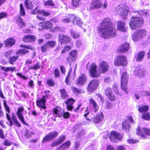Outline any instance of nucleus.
<instances>
[{
    "label": "nucleus",
    "mask_w": 150,
    "mask_h": 150,
    "mask_svg": "<svg viewBox=\"0 0 150 150\" xmlns=\"http://www.w3.org/2000/svg\"><path fill=\"white\" fill-rule=\"evenodd\" d=\"M7 15V13L6 12H1L0 13V20L6 17Z\"/></svg>",
    "instance_id": "bf43d9fd"
},
{
    "label": "nucleus",
    "mask_w": 150,
    "mask_h": 150,
    "mask_svg": "<svg viewBox=\"0 0 150 150\" xmlns=\"http://www.w3.org/2000/svg\"><path fill=\"white\" fill-rule=\"evenodd\" d=\"M98 30L100 36L104 38H115L117 35L116 30L112 26L111 20L109 18H105L102 20Z\"/></svg>",
    "instance_id": "f257e3e1"
},
{
    "label": "nucleus",
    "mask_w": 150,
    "mask_h": 150,
    "mask_svg": "<svg viewBox=\"0 0 150 150\" xmlns=\"http://www.w3.org/2000/svg\"><path fill=\"white\" fill-rule=\"evenodd\" d=\"M129 48V43H126L122 44L120 46V50L122 52H126L128 50Z\"/></svg>",
    "instance_id": "7c9ffc66"
},
{
    "label": "nucleus",
    "mask_w": 150,
    "mask_h": 150,
    "mask_svg": "<svg viewBox=\"0 0 150 150\" xmlns=\"http://www.w3.org/2000/svg\"><path fill=\"white\" fill-rule=\"evenodd\" d=\"M47 96H43L42 98H38L36 101V104L38 106L40 107L42 109H45L46 107L45 106V103L46 102V100L45 99Z\"/></svg>",
    "instance_id": "f3484780"
},
{
    "label": "nucleus",
    "mask_w": 150,
    "mask_h": 150,
    "mask_svg": "<svg viewBox=\"0 0 150 150\" xmlns=\"http://www.w3.org/2000/svg\"><path fill=\"white\" fill-rule=\"evenodd\" d=\"M70 38L67 35L59 34V40L61 45L67 44L70 41Z\"/></svg>",
    "instance_id": "4468645a"
},
{
    "label": "nucleus",
    "mask_w": 150,
    "mask_h": 150,
    "mask_svg": "<svg viewBox=\"0 0 150 150\" xmlns=\"http://www.w3.org/2000/svg\"><path fill=\"white\" fill-rule=\"evenodd\" d=\"M23 110L24 108L23 107L19 108L17 112V115L23 123L25 125H28V124L25 122L24 118L22 115V111Z\"/></svg>",
    "instance_id": "6ab92c4d"
},
{
    "label": "nucleus",
    "mask_w": 150,
    "mask_h": 150,
    "mask_svg": "<svg viewBox=\"0 0 150 150\" xmlns=\"http://www.w3.org/2000/svg\"><path fill=\"white\" fill-rule=\"evenodd\" d=\"M60 144H61L60 142H59L58 140L56 141L53 142L51 144V146L52 147H54L59 145Z\"/></svg>",
    "instance_id": "69168bd1"
},
{
    "label": "nucleus",
    "mask_w": 150,
    "mask_h": 150,
    "mask_svg": "<svg viewBox=\"0 0 150 150\" xmlns=\"http://www.w3.org/2000/svg\"><path fill=\"white\" fill-rule=\"evenodd\" d=\"M71 34L75 39H76L79 37V34L78 33H76L73 30H71Z\"/></svg>",
    "instance_id": "a19ab883"
},
{
    "label": "nucleus",
    "mask_w": 150,
    "mask_h": 150,
    "mask_svg": "<svg viewBox=\"0 0 150 150\" xmlns=\"http://www.w3.org/2000/svg\"><path fill=\"white\" fill-rule=\"evenodd\" d=\"M145 52L144 51H141L139 52L135 56V59L137 61L140 62L142 61L144 56Z\"/></svg>",
    "instance_id": "bb28decb"
},
{
    "label": "nucleus",
    "mask_w": 150,
    "mask_h": 150,
    "mask_svg": "<svg viewBox=\"0 0 150 150\" xmlns=\"http://www.w3.org/2000/svg\"><path fill=\"white\" fill-rule=\"evenodd\" d=\"M33 134V133L31 132H30L27 129L25 131V136L26 138H29Z\"/></svg>",
    "instance_id": "09e8293b"
},
{
    "label": "nucleus",
    "mask_w": 150,
    "mask_h": 150,
    "mask_svg": "<svg viewBox=\"0 0 150 150\" xmlns=\"http://www.w3.org/2000/svg\"><path fill=\"white\" fill-rule=\"evenodd\" d=\"M20 14L22 16H24L25 14V11L23 8V5L21 4L20 5Z\"/></svg>",
    "instance_id": "8fccbe9b"
},
{
    "label": "nucleus",
    "mask_w": 150,
    "mask_h": 150,
    "mask_svg": "<svg viewBox=\"0 0 150 150\" xmlns=\"http://www.w3.org/2000/svg\"><path fill=\"white\" fill-rule=\"evenodd\" d=\"M75 60V59H73V58L69 56L67 58V62L69 64V65L71 66V63Z\"/></svg>",
    "instance_id": "5fc2aeb1"
},
{
    "label": "nucleus",
    "mask_w": 150,
    "mask_h": 150,
    "mask_svg": "<svg viewBox=\"0 0 150 150\" xmlns=\"http://www.w3.org/2000/svg\"><path fill=\"white\" fill-rule=\"evenodd\" d=\"M12 52V51L11 50L8 51L5 53L4 55L6 57H8V56L11 54Z\"/></svg>",
    "instance_id": "774afa93"
},
{
    "label": "nucleus",
    "mask_w": 150,
    "mask_h": 150,
    "mask_svg": "<svg viewBox=\"0 0 150 150\" xmlns=\"http://www.w3.org/2000/svg\"><path fill=\"white\" fill-rule=\"evenodd\" d=\"M106 108L108 109H110L112 107V104L108 101L106 102Z\"/></svg>",
    "instance_id": "0e129e2a"
},
{
    "label": "nucleus",
    "mask_w": 150,
    "mask_h": 150,
    "mask_svg": "<svg viewBox=\"0 0 150 150\" xmlns=\"http://www.w3.org/2000/svg\"><path fill=\"white\" fill-rule=\"evenodd\" d=\"M65 138V136H62L60 137L59 139H58V141L59 142H60V143L61 144L62 142H63Z\"/></svg>",
    "instance_id": "338daca9"
},
{
    "label": "nucleus",
    "mask_w": 150,
    "mask_h": 150,
    "mask_svg": "<svg viewBox=\"0 0 150 150\" xmlns=\"http://www.w3.org/2000/svg\"><path fill=\"white\" fill-rule=\"evenodd\" d=\"M46 43L48 46L49 48L54 47L56 45V42L53 41H49Z\"/></svg>",
    "instance_id": "a18cd8bd"
},
{
    "label": "nucleus",
    "mask_w": 150,
    "mask_h": 150,
    "mask_svg": "<svg viewBox=\"0 0 150 150\" xmlns=\"http://www.w3.org/2000/svg\"><path fill=\"white\" fill-rule=\"evenodd\" d=\"M77 53V52L76 50H73L70 52L69 56L73 58V59H74L76 60V58Z\"/></svg>",
    "instance_id": "79ce46f5"
},
{
    "label": "nucleus",
    "mask_w": 150,
    "mask_h": 150,
    "mask_svg": "<svg viewBox=\"0 0 150 150\" xmlns=\"http://www.w3.org/2000/svg\"><path fill=\"white\" fill-rule=\"evenodd\" d=\"M121 75V88L124 90L126 94H127L128 90L127 87V84L128 79V77L126 72H122L120 71Z\"/></svg>",
    "instance_id": "7ed1b4c3"
},
{
    "label": "nucleus",
    "mask_w": 150,
    "mask_h": 150,
    "mask_svg": "<svg viewBox=\"0 0 150 150\" xmlns=\"http://www.w3.org/2000/svg\"><path fill=\"white\" fill-rule=\"evenodd\" d=\"M72 0V5L74 7H78L81 4V0Z\"/></svg>",
    "instance_id": "c9c22d12"
},
{
    "label": "nucleus",
    "mask_w": 150,
    "mask_h": 150,
    "mask_svg": "<svg viewBox=\"0 0 150 150\" xmlns=\"http://www.w3.org/2000/svg\"><path fill=\"white\" fill-rule=\"evenodd\" d=\"M108 98L111 101H114L115 100L116 98L115 96L112 93L108 96Z\"/></svg>",
    "instance_id": "e2e57ef3"
},
{
    "label": "nucleus",
    "mask_w": 150,
    "mask_h": 150,
    "mask_svg": "<svg viewBox=\"0 0 150 150\" xmlns=\"http://www.w3.org/2000/svg\"><path fill=\"white\" fill-rule=\"evenodd\" d=\"M18 56H13L10 57L8 60L9 62L11 64H13L14 62L18 59Z\"/></svg>",
    "instance_id": "58836bf2"
},
{
    "label": "nucleus",
    "mask_w": 150,
    "mask_h": 150,
    "mask_svg": "<svg viewBox=\"0 0 150 150\" xmlns=\"http://www.w3.org/2000/svg\"><path fill=\"white\" fill-rule=\"evenodd\" d=\"M135 73L137 76L139 77L142 78L146 75V72L144 69H140L136 71Z\"/></svg>",
    "instance_id": "a878e982"
},
{
    "label": "nucleus",
    "mask_w": 150,
    "mask_h": 150,
    "mask_svg": "<svg viewBox=\"0 0 150 150\" xmlns=\"http://www.w3.org/2000/svg\"><path fill=\"white\" fill-rule=\"evenodd\" d=\"M75 102V100L72 98H69L65 103L67 104V110L71 111L73 108V104Z\"/></svg>",
    "instance_id": "4be33fe9"
},
{
    "label": "nucleus",
    "mask_w": 150,
    "mask_h": 150,
    "mask_svg": "<svg viewBox=\"0 0 150 150\" xmlns=\"http://www.w3.org/2000/svg\"><path fill=\"white\" fill-rule=\"evenodd\" d=\"M80 145V143L79 141H75L74 142V150H77L79 148Z\"/></svg>",
    "instance_id": "13d9d810"
},
{
    "label": "nucleus",
    "mask_w": 150,
    "mask_h": 150,
    "mask_svg": "<svg viewBox=\"0 0 150 150\" xmlns=\"http://www.w3.org/2000/svg\"><path fill=\"white\" fill-rule=\"evenodd\" d=\"M104 119V116L101 112L92 119V121L95 123H98L102 121Z\"/></svg>",
    "instance_id": "dca6fc26"
},
{
    "label": "nucleus",
    "mask_w": 150,
    "mask_h": 150,
    "mask_svg": "<svg viewBox=\"0 0 150 150\" xmlns=\"http://www.w3.org/2000/svg\"><path fill=\"white\" fill-rule=\"evenodd\" d=\"M140 16H147L149 15V13L147 12L146 10H140L139 11Z\"/></svg>",
    "instance_id": "49530a36"
},
{
    "label": "nucleus",
    "mask_w": 150,
    "mask_h": 150,
    "mask_svg": "<svg viewBox=\"0 0 150 150\" xmlns=\"http://www.w3.org/2000/svg\"><path fill=\"white\" fill-rule=\"evenodd\" d=\"M15 43V40L13 38L7 39L4 41L5 44L7 47H11L13 46Z\"/></svg>",
    "instance_id": "b1692460"
},
{
    "label": "nucleus",
    "mask_w": 150,
    "mask_h": 150,
    "mask_svg": "<svg viewBox=\"0 0 150 150\" xmlns=\"http://www.w3.org/2000/svg\"><path fill=\"white\" fill-rule=\"evenodd\" d=\"M89 103L93 107L94 112L97 111L99 109V107L95 101L92 98L89 100Z\"/></svg>",
    "instance_id": "cd10ccee"
},
{
    "label": "nucleus",
    "mask_w": 150,
    "mask_h": 150,
    "mask_svg": "<svg viewBox=\"0 0 150 150\" xmlns=\"http://www.w3.org/2000/svg\"><path fill=\"white\" fill-rule=\"evenodd\" d=\"M39 25L42 28L45 29H51L52 26V23L49 21L41 23L39 24Z\"/></svg>",
    "instance_id": "5701e85b"
},
{
    "label": "nucleus",
    "mask_w": 150,
    "mask_h": 150,
    "mask_svg": "<svg viewBox=\"0 0 150 150\" xmlns=\"http://www.w3.org/2000/svg\"><path fill=\"white\" fill-rule=\"evenodd\" d=\"M99 84V81L98 79H94L91 80L89 82L87 88L88 92L92 93L98 86Z\"/></svg>",
    "instance_id": "39448f33"
},
{
    "label": "nucleus",
    "mask_w": 150,
    "mask_h": 150,
    "mask_svg": "<svg viewBox=\"0 0 150 150\" xmlns=\"http://www.w3.org/2000/svg\"><path fill=\"white\" fill-rule=\"evenodd\" d=\"M59 91L61 93L62 98L64 99L68 97V95L64 89L60 90H59Z\"/></svg>",
    "instance_id": "e433bc0d"
},
{
    "label": "nucleus",
    "mask_w": 150,
    "mask_h": 150,
    "mask_svg": "<svg viewBox=\"0 0 150 150\" xmlns=\"http://www.w3.org/2000/svg\"><path fill=\"white\" fill-rule=\"evenodd\" d=\"M109 138L111 142H117L120 141L122 139V137L119 133L115 131H112L111 132Z\"/></svg>",
    "instance_id": "6e6552de"
},
{
    "label": "nucleus",
    "mask_w": 150,
    "mask_h": 150,
    "mask_svg": "<svg viewBox=\"0 0 150 150\" xmlns=\"http://www.w3.org/2000/svg\"><path fill=\"white\" fill-rule=\"evenodd\" d=\"M68 17L70 19H71L74 25H79V26H81L82 24V22L80 18L74 14H69Z\"/></svg>",
    "instance_id": "ddd939ff"
},
{
    "label": "nucleus",
    "mask_w": 150,
    "mask_h": 150,
    "mask_svg": "<svg viewBox=\"0 0 150 150\" xmlns=\"http://www.w3.org/2000/svg\"><path fill=\"white\" fill-rule=\"evenodd\" d=\"M105 93L106 95L108 97L112 93V91L111 88H108L105 90Z\"/></svg>",
    "instance_id": "864d4df0"
},
{
    "label": "nucleus",
    "mask_w": 150,
    "mask_h": 150,
    "mask_svg": "<svg viewBox=\"0 0 150 150\" xmlns=\"http://www.w3.org/2000/svg\"><path fill=\"white\" fill-rule=\"evenodd\" d=\"M127 64V58L125 56H117L114 60V64L116 66H126Z\"/></svg>",
    "instance_id": "0eeeda50"
},
{
    "label": "nucleus",
    "mask_w": 150,
    "mask_h": 150,
    "mask_svg": "<svg viewBox=\"0 0 150 150\" xmlns=\"http://www.w3.org/2000/svg\"><path fill=\"white\" fill-rule=\"evenodd\" d=\"M117 29L119 30L125 32L127 28L125 26V23L124 21H119L117 22Z\"/></svg>",
    "instance_id": "412c9836"
},
{
    "label": "nucleus",
    "mask_w": 150,
    "mask_h": 150,
    "mask_svg": "<svg viewBox=\"0 0 150 150\" xmlns=\"http://www.w3.org/2000/svg\"><path fill=\"white\" fill-rule=\"evenodd\" d=\"M40 65H39V63H38L35 65L29 67V68L31 69L35 70L37 69H40Z\"/></svg>",
    "instance_id": "de8ad7c7"
},
{
    "label": "nucleus",
    "mask_w": 150,
    "mask_h": 150,
    "mask_svg": "<svg viewBox=\"0 0 150 150\" xmlns=\"http://www.w3.org/2000/svg\"><path fill=\"white\" fill-rule=\"evenodd\" d=\"M149 110V107L146 105H140L139 106L138 110L139 112L142 113H145Z\"/></svg>",
    "instance_id": "c756f323"
},
{
    "label": "nucleus",
    "mask_w": 150,
    "mask_h": 150,
    "mask_svg": "<svg viewBox=\"0 0 150 150\" xmlns=\"http://www.w3.org/2000/svg\"><path fill=\"white\" fill-rule=\"evenodd\" d=\"M69 15L67 16L65 18L63 19L62 20V21L63 23H68L71 21V19H70L68 17Z\"/></svg>",
    "instance_id": "052dcab7"
},
{
    "label": "nucleus",
    "mask_w": 150,
    "mask_h": 150,
    "mask_svg": "<svg viewBox=\"0 0 150 150\" xmlns=\"http://www.w3.org/2000/svg\"><path fill=\"white\" fill-rule=\"evenodd\" d=\"M71 144L70 141H68L63 144L56 150H65L69 147Z\"/></svg>",
    "instance_id": "c85d7f7f"
},
{
    "label": "nucleus",
    "mask_w": 150,
    "mask_h": 150,
    "mask_svg": "<svg viewBox=\"0 0 150 150\" xmlns=\"http://www.w3.org/2000/svg\"><path fill=\"white\" fill-rule=\"evenodd\" d=\"M31 13L33 14H41L45 16H49L50 14L49 12L45 11L43 10H41L38 9V8L37 7L34 10L32 11Z\"/></svg>",
    "instance_id": "aec40b11"
},
{
    "label": "nucleus",
    "mask_w": 150,
    "mask_h": 150,
    "mask_svg": "<svg viewBox=\"0 0 150 150\" xmlns=\"http://www.w3.org/2000/svg\"><path fill=\"white\" fill-rule=\"evenodd\" d=\"M102 7V3L98 0H93L90 4L89 10H92L94 9L100 8Z\"/></svg>",
    "instance_id": "9b49d317"
},
{
    "label": "nucleus",
    "mask_w": 150,
    "mask_h": 150,
    "mask_svg": "<svg viewBox=\"0 0 150 150\" xmlns=\"http://www.w3.org/2000/svg\"><path fill=\"white\" fill-rule=\"evenodd\" d=\"M143 19L139 17H132L129 21V24L132 30H135L142 26L144 24Z\"/></svg>",
    "instance_id": "f03ea898"
},
{
    "label": "nucleus",
    "mask_w": 150,
    "mask_h": 150,
    "mask_svg": "<svg viewBox=\"0 0 150 150\" xmlns=\"http://www.w3.org/2000/svg\"><path fill=\"white\" fill-rule=\"evenodd\" d=\"M49 48L48 46L46 43L44 45L41 47V51L43 53H45L47 51Z\"/></svg>",
    "instance_id": "c03bdc74"
},
{
    "label": "nucleus",
    "mask_w": 150,
    "mask_h": 150,
    "mask_svg": "<svg viewBox=\"0 0 150 150\" xmlns=\"http://www.w3.org/2000/svg\"><path fill=\"white\" fill-rule=\"evenodd\" d=\"M147 34V31L144 29H141L136 31L132 36V39L136 41L144 37Z\"/></svg>",
    "instance_id": "423d86ee"
},
{
    "label": "nucleus",
    "mask_w": 150,
    "mask_h": 150,
    "mask_svg": "<svg viewBox=\"0 0 150 150\" xmlns=\"http://www.w3.org/2000/svg\"><path fill=\"white\" fill-rule=\"evenodd\" d=\"M2 70H4L5 72H7L8 71H11L12 72H13L14 71H16V67H2Z\"/></svg>",
    "instance_id": "72a5a7b5"
},
{
    "label": "nucleus",
    "mask_w": 150,
    "mask_h": 150,
    "mask_svg": "<svg viewBox=\"0 0 150 150\" xmlns=\"http://www.w3.org/2000/svg\"><path fill=\"white\" fill-rule=\"evenodd\" d=\"M36 37L32 35H28L25 36L23 38V41L27 42L31 41H34Z\"/></svg>",
    "instance_id": "393cba45"
},
{
    "label": "nucleus",
    "mask_w": 150,
    "mask_h": 150,
    "mask_svg": "<svg viewBox=\"0 0 150 150\" xmlns=\"http://www.w3.org/2000/svg\"><path fill=\"white\" fill-rule=\"evenodd\" d=\"M44 5L45 6H54V4L52 0H48L47 1L45 2Z\"/></svg>",
    "instance_id": "3c124183"
},
{
    "label": "nucleus",
    "mask_w": 150,
    "mask_h": 150,
    "mask_svg": "<svg viewBox=\"0 0 150 150\" xmlns=\"http://www.w3.org/2000/svg\"><path fill=\"white\" fill-rule=\"evenodd\" d=\"M54 116L55 117L58 116L59 117H61L63 116L64 118L65 119H67L69 117V113L67 112L64 113H61L60 111L58 110L57 108H55L53 109Z\"/></svg>",
    "instance_id": "f8f14e48"
},
{
    "label": "nucleus",
    "mask_w": 150,
    "mask_h": 150,
    "mask_svg": "<svg viewBox=\"0 0 150 150\" xmlns=\"http://www.w3.org/2000/svg\"><path fill=\"white\" fill-rule=\"evenodd\" d=\"M97 66L96 64L93 63L90 66L89 71L90 75L93 78H97L100 76V74L98 73L96 70Z\"/></svg>",
    "instance_id": "1a4fd4ad"
},
{
    "label": "nucleus",
    "mask_w": 150,
    "mask_h": 150,
    "mask_svg": "<svg viewBox=\"0 0 150 150\" xmlns=\"http://www.w3.org/2000/svg\"><path fill=\"white\" fill-rule=\"evenodd\" d=\"M71 89L73 92L74 93H80L81 92V90L79 88H77L75 87H72Z\"/></svg>",
    "instance_id": "6e6d98bb"
},
{
    "label": "nucleus",
    "mask_w": 150,
    "mask_h": 150,
    "mask_svg": "<svg viewBox=\"0 0 150 150\" xmlns=\"http://www.w3.org/2000/svg\"><path fill=\"white\" fill-rule=\"evenodd\" d=\"M112 88L113 91L115 92V93L120 95H121L118 92L117 85H116V84H113L112 86Z\"/></svg>",
    "instance_id": "4d7b16f0"
},
{
    "label": "nucleus",
    "mask_w": 150,
    "mask_h": 150,
    "mask_svg": "<svg viewBox=\"0 0 150 150\" xmlns=\"http://www.w3.org/2000/svg\"><path fill=\"white\" fill-rule=\"evenodd\" d=\"M25 6L26 8L29 9H31L33 7L32 1L31 0H26L25 2Z\"/></svg>",
    "instance_id": "f704fd0d"
},
{
    "label": "nucleus",
    "mask_w": 150,
    "mask_h": 150,
    "mask_svg": "<svg viewBox=\"0 0 150 150\" xmlns=\"http://www.w3.org/2000/svg\"><path fill=\"white\" fill-rule=\"evenodd\" d=\"M142 117L144 120H150V114L149 112L144 113L142 115Z\"/></svg>",
    "instance_id": "ea45409f"
},
{
    "label": "nucleus",
    "mask_w": 150,
    "mask_h": 150,
    "mask_svg": "<svg viewBox=\"0 0 150 150\" xmlns=\"http://www.w3.org/2000/svg\"><path fill=\"white\" fill-rule=\"evenodd\" d=\"M71 49V47L70 46L67 45L64 47V49L62 51L61 53H64L66 51L69 50Z\"/></svg>",
    "instance_id": "680f3d73"
},
{
    "label": "nucleus",
    "mask_w": 150,
    "mask_h": 150,
    "mask_svg": "<svg viewBox=\"0 0 150 150\" xmlns=\"http://www.w3.org/2000/svg\"><path fill=\"white\" fill-rule=\"evenodd\" d=\"M99 71L102 73H104L107 71L109 68L108 64L105 61H103L100 65Z\"/></svg>",
    "instance_id": "a211bd4d"
},
{
    "label": "nucleus",
    "mask_w": 150,
    "mask_h": 150,
    "mask_svg": "<svg viewBox=\"0 0 150 150\" xmlns=\"http://www.w3.org/2000/svg\"><path fill=\"white\" fill-rule=\"evenodd\" d=\"M28 52V51L25 49H20L17 52L16 54L22 55Z\"/></svg>",
    "instance_id": "37998d69"
},
{
    "label": "nucleus",
    "mask_w": 150,
    "mask_h": 150,
    "mask_svg": "<svg viewBox=\"0 0 150 150\" xmlns=\"http://www.w3.org/2000/svg\"><path fill=\"white\" fill-rule=\"evenodd\" d=\"M17 21L18 24L20 26L22 27L25 26V23L23 21V20L20 16L17 18Z\"/></svg>",
    "instance_id": "4c0bfd02"
},
{
    "label": "nucleus",
    "mask_w": 150,
    "mask_h": 150,
    "mask_svg": "<svg viewBox=\"0 0 150 150\" xmlns=\"http://www.w3.org/2000/svg\"><path fill=\"white\" fill-rule=\"evenodd\" d=\"M122 129L127 132L129 131L130 126L128 122L126 121H125L122 123Z\"/></svg>",
    "instance_id": "473e14b6"
},
{
    "label": "nucleus",
    "mask_w": 150,
    "mask_h": 150,
    "mask_svg": "<svg viewBox=\"0 0 150 150\" xmlns=\"http://www.w3.org/2000/svg\"><path fill=\"white\" fill-rule=\"evenodd\" d=\"M4 105L5 110L6 111V118H8L9 119H10V116L9 115V114L10 112V108L7 105L6 101L5 100H4Z\"/></svg>",
    "instance_id": "2f4dec72"
},
{
    "label": "nucleus",
    "mask_w": 150,
    "mask_h": 150,
    "mask_svg": "<svg viewBox=\"0 0 150 150\" xmlns=\"http://www.w3.org/2000/svg\"><path fill=\"white\" fill-rule=\"evenodd\" d=\"M47 84L49 86H52L55 85V83L52 79H48L47 81Z\"/></svg>",
    "instance_id": "603ef678"
},
{
    "label": "nucleus",
    "mask_w": 150,
    "mask_h": 150,
    "mask_svg": "<svg viewBox=\"0 0 150 150\" xmlns=\"http://www.w3.org/2000/svg\"><path fill=\"white\" fill-rule=\"evenodd\" d=\"M87 79L86 76L85 74H82L78 77L76 81V84L83 86L85 84Z\"/></svg>",
    "instance_id": "2eb2a0df"
},
{
    "label": "nucleus",
    "mask_w": 150,
    "mask_h": 150,
    "mask_svg": "<svg viewBox=\"0 0 150 150\" xmlns=\"http://www.w3.org/2000/svg\"><path fill=\"white\" fill-rule=\"evenodd\" d=\"M58 133L56 131L51 132L45 136L43 138L42 143H44L47 141L52 140L58 135Z\"/></svg>",
    "instance_id": "9d476101"
},
{
    "label": "nucleus",
    "mask_w": 150,
    "mask_h": 150,
    "mask_svg": "<svg viewBox=\"0 0 150 150\" xmlns=\"http://www.w3.org/2000/svg\"><path fill=\"white\" fill-rule=\"evenodd\" d=\"M128 7L125 4L119 5L116 8L117 13L122 16V18L126 19L129 12Z\"/></svg>",
    "instance_id": "20e7f679"
}]
</instances>
